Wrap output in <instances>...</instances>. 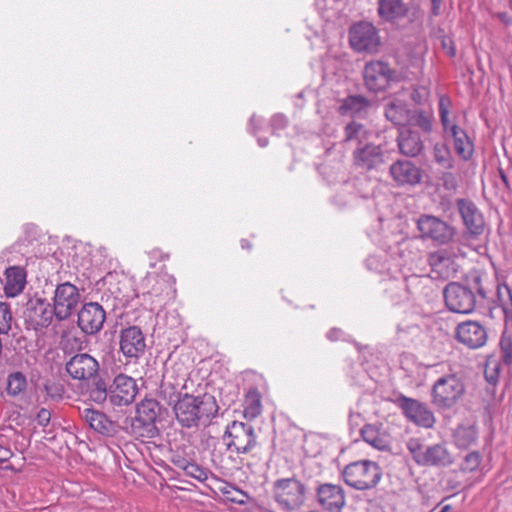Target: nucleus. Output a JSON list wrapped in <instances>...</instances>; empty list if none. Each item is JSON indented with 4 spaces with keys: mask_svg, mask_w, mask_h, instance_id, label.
<instances>
[{
    "mask_svg": "<svg viewBox=\"0 0 512 512\" xmlns=\"http://www.w3.org/2000/svg\"><path fill=\"white\" fill-rule=\"evenodd\" d=\"M179 426L186 429L207 427L218 416L216 398L208 393L193 395L185 392L172 409Z\"/></svg>",
    "mask_w": 512,
    "mask_h": 512,
    "instance_id": "nucleus-1",
    "label": "nucleus"
},
{
    "mask_svg": "<svg viewBox=\"0 0 512 512\" xmlns=\"http://www.w3.org/2000/svg\"><path fill=\"white\" fill-rule=\"evenodd\" d=\"M272 493L280 509L291 512L305 503L307 488L295 477L279 478L272 485Z\"/></svg>",
    "mask_w": 512,
    "mask_h": 512,
    "instance_id": "nucleus-2",
    "label": "nucleus"
},
{
    "mask_svg": "<svg viewBox=\"0 0 512 512\" xmlns=\"http://www.w3.org/2000/svg\"><path fill=\"white\" fill-rule=\"evenodd\" d=\"M465 384L456 373L441 376L432 386V403L441 410L453 408L465 394Z\"/></svg>",
    "mask_w": 512,
    "mask_h": 512,
    "instance_id": "nucleus-3",
    "label": "nucleus"
},
{
    "mask_svg": "<svg viewBox=\"0 0 512 512\" xmlns=\"http://www.w3.org/2000/svg\"><path fill=\"white\" fill-rule=\"evenodd\" d=\"M416 226L421 239L430 240L437 246L450 245L458 234L456 227L432 214H421Z\"/></svg>",
    "mask_w": 512,
    "mask_h": 512,
    "instance_id": "nucleus-4",
    "label": "nucleus"
},
{
    "mask_svg": "<svg viewBox=\"0 0 512 512\" xmlns=\"http://www.w3.org/2000/svg\"><path fill=\"white\" fill-rule=\"evenodd\" d=\"M227 450L237 454H248L257 446V435L249 423L233 421L224 432Z\"/></svg>",
    "mask_w": 512,
    "mask_h": 512,
    "instance_id": "nucleus-5",
    "label": "nucleus"
},
{
    "mask_svg": "<svg viewBox=\"0 0 512 512\" xmlns=\"http://www.w3.org/2000/svg\"><path fill=\"white\" fill-rule=\"evenodd\" d=\"M389 401L401 410L402 415L409 422L426 429L434 427L436 418L427 404L402 393H399L394 399H389Z\"/></svg>",
    "mask_w": 512,
    "mask_h": 512,
    "instance_id": "nucleus-6",
    "label": "nucleus"
},
{
    "mask_svg": "<svg viewBox=\"0 0 512 512\" xmlns=\"http://www.w3.org/2000/svg\"><path fill=\"white\" fill-rule=\"evenodd\" d=\"M444 302L453 313L470 314L476 307V296L464 282H449L443 289Z\"/></svg>",
    "mask_w": 512,
    "mask_h": 512,
    "instance_id": "nucleus-7",
    "label": "nucleus"
},
{
    "mask_svg": "<svg viewBox=\"0 0 512 512\" xmlns=\"http://www.w3.org/2000/svg\"><path fill=\"white\" fill-rule=\"evenodd\" d=\"M23 317L27 329L41 331L51 325L56 312L46 298L35 297L27 301Z\"/></svg>",
    "mask_w": 512,
    "mask_h": 512,
    "instance_id": "nucleus-8",
    "label": "nucleus"
},
{
    "mask_svg": "<svg viewBox=\"0 0 512 512\" xmlns=\"http://www.w3.org/2000/svg\"><path fill=\"white\" fill-rule=\"evenodd\" d=\"M52 300L56 319L65 321L77 310L81 294L76 285L67 281L56 285Z\"/></svg>",
    "mask_w": 512,
    "mask_h": 512,
    "instance_id": "nucleus-9",
    "label": "nucleus"
},
{
    "mask_svg": "<svg viewBox=\"0 0 512 512\" xmlns=\"http://www.w3.org/2000/svg\"><path fill=\"white\" fill-rule=\"evenodd\" d=\"M456 207L465 227L468 240H478L485 230V220L477 205L468 198H457Z\"/></svg>",
    "mask_w": 512,
    "mask_h": 512,
    "instance_id": "nucleus-10",
    "label": "nucleus"
},
{
    "mask_svg": "<svg viewBox=\"0 0 512 512\" xmlns=\"http://www.w3.org/2000/svg\"><path fill=\"white\" fill-rule=\"evenodd\" d=\"M363 79L368 90L380 92L386 90L392 81L397 80V72L384 61H370L364 66Z\"/></svg>",
    "mask_w": 512,
    "mask_h": 512,
    "instance_id": "nucleus-11",
    "label": "nucleus"
},
{
    "mask_svg": "<svg viewBox=\"0 0 512 512\" xmlns=\"http://www.w3.org/2000/svg\"><path fill=\"white\" fill-rule=\"evenodd\" d=\"M327 160L319 166V172L329 185H341L348 187L350 182V171L341 160V150L333 147L328 151Z\"/></svg>",
    "mask_w": 512,
    "mask_h": 512,
    "instance_id": "nucleus-12",
    "label": "nucleus"
},
{
    "mask_svg": "<svg viewBox=\"0 0 512 512\" xmlns=\"http://www.w3.org/2000/svg\"><path fill=\"white\" fill-rule=\"evenodd\" d=\"M65 370L74 380L88 381L98 375L100 365L92 355L76 353L65 363Z\"/></svg>",
    "mask_w": 512,
    "mask_h": 512,
    "instance_id": "nucleus-13",
    "label": "nucleus"
},
{
    "mask_svg": "<svg viewBox=\"0 0 512 512\" xmlns=\"http://www.w3.org/2000/svg\"><path fill=\"white\" fill-rule=\"evenodd\" d=\"M389 174L398 187H415L423 180V170L408 159L394 161Z\"/></svg>",
    "mask_w": 512,
    "mask_h": 512,
    "instance_id": "nucleus-14",
    "label": "nucleus"
},
{
    "mask_svg": "<svg viewBox=\"0 0 512 512\" xmlns=\"http://www.w3.org/2000/svg\"><path fill=\"white\" fill-rule=\"evenodd\" d=\"M110 387V406L112 407L130 405L138 392L135 379L122 373L113 378Z\"/></svg>",
    "mask_w": 512,
    "mask_h": 512,
    "instance_id": "nucleus-15",
    "label": "nucleus"
},
{
    "mask_svg": "<svg viewBox=\"0 0 512 512\" xmlns=\"http://www.w3.org/2000/svg\"><path fill=\"white\" fill-rule=\"evenodd\" d=\"M105 320V308L98 302H88L79 310L77 324L83 333L94 335L103 328Z\"/></svg>",
    "mask_w": 512,
    "mask_h": 512,
    "instance_id": "nucleus-16",
    "label": "nucleus"
},
{
    "mask_svg": "<svg viewBox=\"0 0 512 512\" xmlns=\"http://www.w3.org/2000/svg\"><path fill=\"white\" fill-rule=\"evenodd\" d=\"M381 38L371 22H354V51L374 54L379 51Z\"/></svg>",
    "mask_w": 512,
    "mask_h": 512,
    "instance_id": "nucleus-17",
    "label": "nucleus"
},
{
    "mask_svg": "<svg viewBox=\"0 0 512 512\" xmlns=\"http://www.w3.org/2000/svg\"><path fill=\"white\" fill-rule=\"evenodd\" d=\"M119 348L127 359H139L146 349L145 335L138 326H128L121 329Z\"/></svg>",
    "mask_w": 512,
    "mask_h": 512,
    "instance_id": "nucleus-18",
    "label": "nucleus"
},
{
    "mask_svg": "<svg viewBox=\"0 0 512 512\" xmlns=\"http://www.w3.org/2000/svg\"><path fill=\"white\" fill-rule=\"evenodd\" d=\"M455 339L470 349H477L485 345L487 331L479 322L467 320L457 325Z\"/></svg>",
    "mask_w": 512,
    "mask_h": 512,
    "instance_id": "nucleus-19",
    "label": "nucleus"
},
{
    "mask_svg": "<svg viewBox=\"0 0 512 512\" xmlns=\"http://www.w3.org/2000/svg\"><path fill=\"white\" fill-rule=\"evenodd\" d=\"M81 418L93 431L104 437H114L121 429L116 421L111 420L105 413L96 409L85 408L81 412Z\"/></svg>",
    "mask_w": 512,
    "mask_h": 512,
    "instance_id": "nucleus-20",
    "label": "nucleus"
},
{
    "mask_svg": "<svg viewBox=\"0 0 512 512\" xmlns=\"http://www.w3.org/2000/svg\"><path fill=\"white\" fill-rule=\"evenodd\" d=\"M357 469V479L354 480V490H368L376 487L382 477V469L378 463L371 460L354 461Z\"/></svg>",
    "mask_w": 512,
    "mask_h": 512,
    "instance_id": "nucleus-21",
    "label": "nucleus"
},
{
    "mask_svg": "<svg viewBox=\"0 0 512 512\" xmlns=\"http://www.w3.org/2000/svg\"><path fill=\"white\" fill-rule=\"evenodd\" d=\"M383 162L384 158L380 146L371 143L362 146V141H358L354 150V166L369 171L379 167Z\"/></svg>",
    "mask_w": 512,
    "mask_h": 512,
    "instance_id": "nucleus-22",
    "label": "nucleus"
},
{
    "mask_svg": "<svg viewBox=\"0 0 512 512\" xmlns=\"http://www.w3.org/2000/svg\"><path fill=\"white\" fill-rule=\"evenodd\" d=\"M396 141L399 152L406 157L415 158L424 150L420 133L409 127L398 129Z\"/></svg>",
    "mask_w": 512,
    "mask_h": 512,
    "instance_id": "nucleus-23",
    "label": "nucleus"
},
{
    "mask_svg": "<svg viewBox=\"0 0 512 512\" xmlns=\"http://www.w3.org/2000/svg\"><path fill=\"white\" fill-rule=\"evenodd\" d=\"M317 498L319 503L330 512H340L345 504L342 488L329 483L317 488Z\"/></svg>",
    "mask_w": 512,
    "mask_h": 512,
    "instance_id": "nucleus-24",
    "label": "nucleus"
},
{
    "mask_svg": "<svg viewBox=\"0 0 512 512\" xmlns=\"http://www.w3.org/2000/svg\"><path fill=\"white\" fill-rule=\"evenodd\" d=\"M4 292L8 297L19 295L26 285V270L21 266H10L4 271Z\"/></svg>",
    "mask_w": 512,
    "mask_h": 512,
    "instance_id": "nucleus-25",
    "label": "nucleus"
},
{
    "mask_svg": "<svg viewBox=\"0 0 512 512\" xmlns=\"http://www.w3.org/2000/svg\"><path fill=\"white\" fill-rule=\"evenodd\" d=\"M412 110L408 104L400 99H393L385 106L387 120L400 128H407L411 122Z\"/></svg>",
    "mask_w": 512,
    "mask_h": 512,
    "instance_id": "nucleus-26",
    "label": "nucleus"
},
{
    "mask_svg": "<svg viewBox=\"0 0 512 512\" xmlns=\"http://www.w3.org/2000/svg\"><path fill=\"white\" fill-rule=\"evenodd\" d=\"M454 463L453 456L443 444H434L426 447L424 467L446 468Z\"/></svg>",
    "mask_w": 512,
    "mask_h": 512,
    "instance_id": "nucleus-27",
    "label": "nucleus"
},
{
    "mask_svg": "<svg viewBox=\"0 0 512 512\" xmlns=\"http://www.w3.org/2000/svg\"><path fill=\"white\" fill-rule=\"evenodd\" d=\"M378 15L389 23L402 19L408 14V7L403 0H378Z\"/></svg>",
    "mask_w": 512,
    "mask_h": 512,
    "instance_id": "nucleus-28",
    "label": "nucleus"
},
{
    "mask_svg": "<svg viewBox=\"0 0 512 512\" xmlns=\"http://www.w3.org/2000/svg\"><path fill=\"white\" fill-rule=\"evenodd\" d=\"M128 429V432L135 439H140L142 441L145 439L155 438L159 435V429L157 428L155 422L143 418L137 414L134 418L131 419V423Z\"/></svg>",
    "mask_w": 512,
    "mask_h": 512,
    "instance_id": "nucleus-29",
    "label": "nucleus"
},
{
    "mask_svg": "<svg viewBox=\"0 0 512 512\" xmlns=\"http://www.w3.org/2000/svg\"><path fill=\"white\" fill-rule=\"evenodd\" d=\"M361 439L379 451H391V443L388 437L380 433L379 428L372 424H365L360 429Z\"/></svg>",
    "mask_w": 512,
    "mask_h": 512,
    "instance_id": "nucleus-30",
    "label": "nucleus"
},
{
    "mask_svg": "<svg viewBox=\"0 0 512 512\" xmlns=\"http://www.w3.org/2000/svg\"><path fill=\"white\" fill-rule=\"evenodd\" d=\"M91 380L92 383L88 388L89 400L99 405H110L111 383L100 377L99 374Z\"/></svg>",
    "mask_w": 512,
    "mask_h": 512,
    "instance_id": "nucleus-31",
    "label": "nucleus"
},
{
    "mask_svg": "<svg viewBox=\"0 0 512 512\" xmlns=\"http://www.w3.org/2000/svg\"><path fill=\"white\" fill-rule=\"evenodd\" d=\"M451 107L452 101L450 97L446 94L441 95L438 103V111L443 133L446 137H450L454 133H457L459 129H461L455 120H451L449 118Z\"/></svg>",
    "mask_w": 512,
    "mask_h": 512,
    "instance_id": "nucleus-32",
    "label": "nucleus"
},
{
    "mask_svg": "<svg viewBox=\"0 0 512 512\" xmlns=\"http://www.w3.org/2000/svg\"><path fill=\"white\" fill-rule=\"evenodd\" d=\"M452 438L457 448L466 450L478 439L477 427L475 425L459 424L453 430Z\"/></svg>",
    "mask_w": 512,
    "mask_h": 512,
    "instance_id": "nucleus-33",
    "label": "nucleus"
},
{
    "mask_svg": "<svg viewBox=\"0 0 512 512\" xmlns=\"http://www.w3.org/2000/svg\"><path fill=\"white\" fill-rule=\"evenodd\" d=\"M449 138H452L454 150L459 158L465 162L472 159L474 154V142L464 129H459Z\"/></svg>",
    "mask_w": 512,
    "mask_h": 512,
    "instance_id": "nucleus-34",
    "label": "nucleus"
},
{
    "mask_svg": "<svg viewBox=\"0 0 512 512\" xmlns=\"http://www.w3.org/2000/svg\"><path fill=\"white\" fill-rule=\"evenodd\" d=\"M167 412L160 403L153 398H144L136 406V414L157 423L163 413Z\"/></svg>",
    "mask_w": 512,
    "mask_h": 512,
    "instance_id": "nucleus-35",
    "label": "nucleus"
},
{
    "mask_svg": "<svg viewBox=\"0 0 512 512\" xmlns=\"http://www.w3.org/2000/svg\"><path fill=\"white\" fill-rule=\"evenodd\" d=\"M496 298L504 314L505 324L512 325V290L507 283L497 285Z\"/></svg>",
    "mask_w": 512,
    "mask_h": 512,
    "instance_id": "nucleus-36",
    "label": "nucleus"
},
{
    "mask_svg": "<svg viewBox=\"0 0 512 512\" xmlns=\"http://www.w3.org/2000/svg\"><path fill=\"white\" fill-rule=\"evenodd\" d=\"M27 386V378L21 371H15L8 374L6 392L9 396L18 397L24 394Z\"/></svg>",
    "mask_w": 512,
    "mask_h": 512,
    "instance_id": "nucleus-37",
    "label": "nucleus"
},
{
    "mask_svg": "<svg viewBox=\"0 0 512 512\" xmlns=\"http://www.w3.org/2000/svg\"><path fill=\"white\" fill-rule=\"evenodd\" d=\"M433 158L444 169L451 170L455 167L451 150L445 142L435 143L433 146Z\"/></svg>",
    "mask_w": 512,
    "mask_h": 512,
    "instance_id": "nucleus-38",
    "label": "nucleus"
},
{
    "mask_svg": "<svg viewBox=\"0 0 512 512\" xmlns=\"http://www.w3.org/2000/svg\"><path fill=\"white\" fill-rule=\"evenodd\" d=\"M261 397L257 390H250L244 400V417L254 419L261 414Z\"/></svg>",
    "mask_w": 512,
    "mask_h": 512,
    "instance_id": "nucleus-39",
    "label": "nucleus"
},
{
    "mask_svg": "<svg viewBox=\"0 0 512 512\" xmlns=\"http://www.w3.org/2000/svg\"><path fill=\"white\" fill-rule=\"evenodd\" d=\"M182 393L176 385L170 381H162L159 389V397L165 401L172 409L175 403L182 398Z\"/></svg>",
    "mask_w": 512,
    "mask_h": 512,
    "instance_id": "nucleus-40",
    "label": "nucleus"
},
{
    "mask_svg": "<svg viewBox=\"0 0 512 512\" xmlns=\"http://www.w3.org/2000/svg\"><path fill=\"white\" fill-rule=\"evenodd\" d=\"M410 125L419 127L427 134H430L433 130L432 117L424 110H412Z\"/></svg>",
    "mask_w": 512,
    "mask_h": 512,
    "instance_id": "nucleus-41",
    "label": "nucleus"
},
{
    "mask_svg": "<svg viewBox=\"0 0 512 512\" xmlns=\"http://www.w3.org/2000/svg\"><path fill=\"white\" fill-rule=\"evenodd\" d=\"M501 363L493 356L487 357L484 369V377L486 381L495 386L500 377Z\"/></svg>",
    "mask_w": 512,
    "mask_h": 512,
    "instance_id": "nucleus-42",
    "label": "nucleus"
},
{
    "mask_svg": "<svg viewBox=\"0 0 512 512\" xmlns=\"http://www.w3.org/2000/svg\"><path fill=\"white\" fill-rule=\"evenodd\" d=\"M43 390L51 401H61L65 394V387L59 381L53 379L45 380Z\"/></svg>",
    "mask_w": 512,
    "mask_h": 512,
    "instance_id": "nucleus-43",
    "label": "nucleus"
},
{
    "mask_svg": "<svg viewBox=\"0 0 512 512\" xmlns=\"http://www.w3.org/2000/svg\"><path fill=\"white\" fill-rule=\"evenodd\" d=\"M482 462V455L479 451H471L467 453L460 465V471L463 473L476 471Z\"/></svg>",
    "mask_w": 512,
    "mask_h": 512,
    "instance_id": "nucleus-44",
    "label": "nucleus"
},
{
    "mask_svg": "<svg viewBox=\"0 0 512 512\" xmlns=\"http://www.w3.org/2000/svg\"><path fill=\"white\" fill-rule=\"evenodd\" d=\"M499 347L504 365H512V336L508 335L506 331L501 334Z\"/></svg>",
    "mask_w": 512,
    "mask_h": 512,
    "instance_id": "nucleus-45",
    "label": "nucleus"
},
{
    "mask_svg": "<svg viewBox=\"0 0 512 512\" xmlns=\"http://www.w3.org/2000/svg\"><path fill=\"white\" fill-rule=\"evenodd\" d=\"M223 496L225 497L226 501L243 505L247 502L249 496L247 493L243 492L242 490L236 488L235 486H228L226 488H223L221 490Z\"/></svg>",
    "mask_w": 512,
    "mask_h": 512,
    "instance_id": "nucleus-46",
    "label": "nucleus"
},
{
    "mask_svg": "<svg viewBox=\"0 0 512 512\" xmlns=\"http://www.w3.org/2000/svg\"><path fill=\"white\" fill-rule=\"evenodd\" d=\"M13 321L12 311L10 304L6 302H0V333L8 334L11 330Z\"/></svg>",
    "mask_w": 512,
    "mask_h": 512,
    "instance_id": "nucleus-47",
    "label": "nucleus"
},
{
    "mask_svg": "<svg viewBox=\"0 0 512 512\" xmlns=\"http://www.w3.org/2000/svg\"><path fill=\"white\" fill-rule=\"evenodd\" d=\"M407 449L412 455L414 462L419 466H423V460H425V450L423 449L421 440L418 438H411L407 442Z\"/></svg>",
    "mask_w": 512,
    "mask_h": 512,
    "instance_id": "nucleus-48",
    "label": "nucleus"
},
{
    "mask_svg": "<svg viewBox=\"0 0 512 512\" xmlns=\"http://www.w3.org/2000/svg\"><path fill=\"white\" fill-rule=\"evenodd\" d=\"M466 286L471 287V291L476 290L482 299H487V292L482 285V275L478 271H473L470 276L464 280Z\"/></svg>",
    "mask_w": 512,
    "mask_h": 512,
    "instance_id": "nucleus-49",
    "label": "nucleus"
},
{
    "mask_svg": "<svg viewBox=\"0 0 512 512\" xmlns=\"http://www.w3.org/2000/svg\"><path fill=\"white\" fill-rule=\"evenodd\" d=\"M438 33L440 34V46L446 52L447 56L454 58L456 56V46L453 38L450 35L445 34L444 30L439 28Z\"/></svg>",
    "mask_w": 512,
    "mask_h": 512,
    "instance_id": "nucleus-50",
    "label": "nucleus"
},
{
    "mask_svg": "<svg viewBox=\"0 0 512 512\" xmlns=\"http://www.w3.org/2000/svg\"><path fill=\"white\" fill-rule=\"evenodd\" d=\"M23 233L25 235L24 238H19L15 245H27L32 241L36 240L38 235V228L36 225L27 223L23 226Z\"/></svg>",
    "mask_w": 512,
    "mask_h": 512,
    "instance_id": "nucleus-51",
    "label": "nucleus"
},
{
    "mask_svg": "<svg viewBox=\"0 0 512 512\" xmlns=\"http://www.w3.org/2000/svg\"><path fill=\"white\" fill-rule=\"evenodd\" d=\"M185 475L190 476L200 482H204L207 480V471L203 469L198 464L191 462L186 466Z\"/></svg>",
    "mask_w": 512,
    "mask_h": 512,
    "instance_id": "nucleus-52",
    "label": "nucleus"
},
{
    "mask_svg": "<svg viewBox=\"0 0 512 512\" xmlns=\"http://www.w3.org/2000/svg\"><path fill=\"white\" fill-rule=\"evenodd\" d=\"M288 118L281 113H277L274 116H272L270 121V126L272 129L273 135H279V131H282L287 128L288 126Z\"/></svg>",
    "mask_w": 512,
    "mask_h": 512,
    "instance_id": "nucleus-53",
    "label": "nucleus"
},
{
    "mask_svg": "<svg viewBox=\"0 0 512 512\" xmlns=\"http://www.w3.org/2000/svg\"><path fill=\"white\" fill-rule=\"evenodd\" d=\"M350 193L349 189H341V192H337L334 195L332 203L339 209L347 207L350 200Z\"/></svg>",
    "mask_w": 512,
    "mask_h": 512,
    "instance_id": "nucleus-54",
    "label": "nucleus"
},
{
    "mask_svg": "<svg viewBox=\"0 0 512 512\" xmlns=\"http://www.w3.org/2000/svg\"><path fill=\"white\" fill-rule=\"evenodd\" d=\"M371 106V102L363 95L354 94V115L365 111Z\"/></svg>",
    "mask_w": 512,
    "mask_h": 512,
    "instance_id": "nucleus-55",
    "label": "nucleus"
},
{
    "mask_svg": "<svg viewBox=\"0 0 512 512\" xmlns=\"http://www.w3.org/2000/svg\"><path fill=\"white\" fill-rule=\"evenodd\" d=\"M441 180L442 185L446 190H455L458 186L457 179L452 172H444Z\"/></svg>",
    "mask_w": 512,
    "mask_h": 512,
    "instance_id": "nucleus-56",
    "label": "nucleus"
},
{
    "mask_svg": "<svg viewBox=\"0 0 512 512\" xmlns=\"http://www.w3.org/2000/svg\"><path fill=\"white\" fill-rule=\"evenodd\" d=\"M51 413L46 408H41L36 416V421L40 426L46 427L50 423Z\"/></svg>",
    "mask_w": 512,
    "mask_h": 512,
    "instance_id": "nucleus-57",
    "label": "nucleus"
},
{
    "mask_svg": "<svg viewBox=\"0 0 512 512\" xmlns=\"http://www.w3.org/2000/svg\"><path fill=\"white\" fill-rule=\"evenodd\" d=\"M352 110V95L348 94L345 99L343 100V103L339 107L338 111L341 115H347L349 111Z\"/></svg>",
    "mask_w": 512,
    "mask_h": 512,
    "instance_id": "nucleus-58",
    "label": "nucleus"
},
{
    "mask_svg": "<svg viewBox=\"0 0 512 512\" xmlns=\"http://www.w3.org/2000/svg\"><path fill=\"white\" fill-rule=\"evenodd\" d=\"M172 463L174 464V466L179 469V470H182L183 472L186 471V466H188V464L190 463V460L182 457V456H174L172 458Z\"/></svg>",
    "mask_w": 512,
    "mask_h": 512,
    "instance_id": "nucleus-59",
    "label": "nucleus"
},
{
    "mask_svg": "<svg viewBox=\"0 0 512 512\" xmlns=\"http://www.w3.org/2000/svg\"><path fill=\"white\" fill-rule=\"evenodd\" d=\"M496 18L506 27L512 25V14L506 11L496 13Z\"/></svg>",
    "mask_w": 512,
    "mask_h": 512,
    "instance_id": "nucleus-60",
    "label": "nucleus"
},
{
    "mask_svg": "<svg viewBox=\"0 0 512 512\" xmlns=\"http://www.w3.org/2000/svg\"><path fill=\"white\" fill-rule=\"evenodd\" d=\"M343 335H344V333L341 329L334 327L327 332L326 337L328 340L333 342V341H338L341 339L344 340Z\"/></svg>",
    "mask_w": 512,
    "mask_h": 512,
    "instance_id": "nucleus-61",
    "label": "nucleus"
},
{
    "mask_svg": "<svg viewBox=\"0 0 512 512\" xmlns=\"http://www.w3.org/2000/svg\"><path fill=\"white\" fill-rule=\"evenodd\" d=\"M443 0H431V10L430 13L432 16L437 17L441 14V5Z\"/></svg>",
    "mask_w": 512,
    "mask_h": 512,
    "instance_id": "nucleus-62",
    "label": "nucleus"
},
{
    "mask_svg": "<svg viewBox=\"0 0 512 512\" xmlns=\"http://www.w3.org/2000/svg\"><path fill=\"white\" fill-rule=\"evenodd\" d=\"M498 173H499V177L505 187V189L507 191H511V185H510V182H509V179H508V176L507 174L505 173V171L502 169V168H499L498 169Z\"/></svg>",
    "mask_w": 512,
    "mask_h": 512,
    "instance_id": "nucleus-63",
    "label": "nucleus"
},
{
    "mask_svg": "<svg viewBox=\"0 0 512 512\" xmlns=\"http://www.w3.org/2000/svg\"><path fill=\"white\" fill-rule=\"evenodd\" d=\"M12 456V452L8 448H0V462L7 461Z\"/></svg>",
    "mask_w": 512,
    "mask_h": 512,
    "instance_id": "nucleus-64",
    "label": "nucleus"
}]
</instances>
